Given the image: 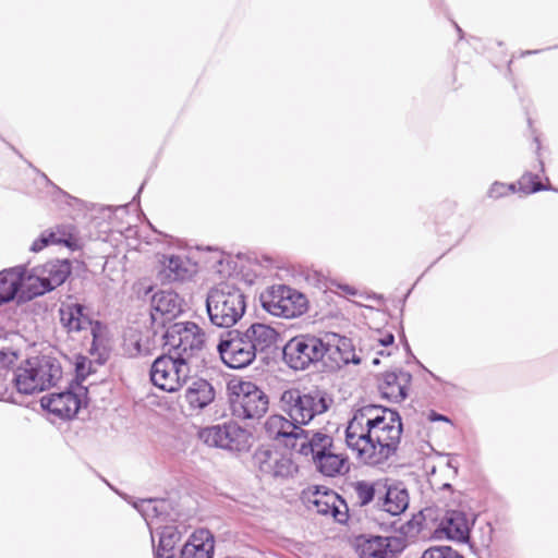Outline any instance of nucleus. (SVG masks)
<instances>
[{
	"label": "nucleus",
	"instance_id": "obj_5",
	"mask_svg": "<svg viewBox=\"0 0 558 558\" xmlns=\"http://www.w3.org/2000/svg\"><path fill=\"white\" fill-rule=\"evenodd\" d=\"M165 344L169 352L187 364L205 347L206 335L204 330L193 322H178L171 324L163 335Z\"/></svg>",
	"mask_w": 558,
	"mask_h": 558
},
{
	"label": "nucleus",
	"instance_id": "obj_33",
	"mask_svg": "<svg viewBox=\"0 0 558 558\" xmlns=\"http://www.w3.org/2000/svg\"><path fill=\"white\" fill-rule=\"evenodd\" d=\"M421 558H464L458 550L449 546H433L424 550Z\"/></svg>",
	"mask_w": 558,
	"mask_h": 558
},
{
	"label": "nucleus",
	"instance_id": "obj_37",
	"mask_svg": "<svg viewBox=\"0 0 558 558\" xmlns=\"http://www.w3.org/2000/svg\"><path fill=\"white\" fill-rule=\"evenodd\" d=\"M92 362L85 356H78L75 363L76 377L84 380L90 373Z\"/></svg>",
	"mask_w": 558,
	"mask_h": 558
},
{
	"label": "nucleus",
	"instance_id": "obj_24",
	"mask_svg": "<svg viewBox=\"0 0 558 558\" xmlns=\"http://www.w3.org/2000/svg\"><path fill=\"white\" fill-rule=\"evenodd\" d=\"M302 427L296 425L293 420L280 414H272L264 423V430L268 438L282 440L287 447L291 448Z\"/></svg>",
	"mask_w": 558,
	"mask_h": 558
},
{
	"label": "nucleus",
	"instance_id": "obj_25",
	"mask_svg": "<svg viewBox=\"0 0 558 558\" xmlns=\"http://www.w3.org/2000/svg\"><path fill=\"white\" fill-rule=\"evenodd\" d=\"M33 372L36 374L40 386L44 390L56 386L57 383L62 378V367L60 362L50 355H37L27 359Z\"/></svg>",
	"mask_w": 558,
	"mask_h": 558
},
{
	"label": "nucleus",
	"instance_id": "obj_17",
	"mask_svg": "<svg viewBox=\"0 0 558 558\" xmlns=\"http://www.w3.org/2000/svg\"><path fill=\"white\" fill-rule=\"evenodd\" d=\"M183 299L174 291L161 290L151 296V319L156 324L171 323L183 313Z\"/></svg>",
	"mask_w": 558,
	"mask_h": 558
},
{
	"label": "nucleus",
	"instance_id": "obj_31",
	"mask_svg": "<svg viewBox=\"0 0 558 558\" xmlns=\"http://www.w3.org/2000/svg\"><path fill=\"white\" fill-rule=\"evenodd\" d=\"M314 463L317 470L326 476H336L342 473L345 466V458L341 454L335 453L332 449L323 453Z\"/></svg>",
	"mask_w": 558,
	"mask_h": 558
},
{
	"label": "nucleus",
	"instance_id": "obj_1",
	"mask_svg": "<svg viewBox=\"0 0 558 558\" xmlns=\"http://www.w3.org/2000/svg\"><path fill=\"white\" fill-rule=\"evenodd\" d=\"M401 435L402 422L397 411L367 404L349 421L345 442L364 463L377 465L397 452Z\"/></svg>",
	"mask_w": 558,
	"mask_h": 558
},
{
	"label": "nucleus",
	"instance_id": "obj_27",
	"mask_svg": "<svg viewBox=\"0 0 558 558\" xmlns=\"http://www.w3.org/2000/svg\"><path fill=\"white\" fill-rule=\"evenodd\" d=\"M162 265L161 274L168 281H183L195 272L194 265L184 256L171 255L165 257Z\"/></svg>",
	"mask_w": 558,
	"mask_h": 558
},
{
	"label": "nucleus",
	"instance_id": "obj_28",
	"mask_svg": "<svg viewBox=\"0 0 558 558\" xmlns=\"http://www.w3.org/2000/svg\"><path fill=\"white\" fill-rule=\"evenodd\" d=\"M28 360L24 361L13 374L12 383L19 393L34 395L44 391Z\"/></svg>",
	"mask_w": 558,
	"mask_h": 558
},
{
	"label": "nucleus",
	"instance_id": "obj_6",
	"mask_svg": "<svg viewBox=\"0 0 558 558\" xmlns=\"http://www.w3.org/2000/svg\"><path fill=\"white\" fill-rule=\"evenodd\" d=\"M230 408L238 420H259L268 411L269 398L255 383L241 380L232 387Z\"/></svg>",
	"mask_w": 558,
	"mask_h": 558
},
{
	"label": "nucleus",
	"instance_id": "obj_18",
	"mask_svg": "<svg viewBox=\"0 0 558 558\" xmlns=\"http://www.w3.org/2000/svg\"><path fill=\"white\" fill-rule=\"evenodd\" d=\"M332 446L333 439L328 434L301 428L295 442L291 444V449L304 457H311L314 461L332 449Z\"/></svg>",
	"mask_w": 558,
	"mask_h": 558
},
{
	"label": "nucleus",
	"instance_id": "obj_45",
	"mask_svg": "<svg viewBox=\"0 0 558 558\" xmlns=\"http://www.w3.org/2000/svg\"><path fill=\"white\" fill-rule=\"evenodd\" d=\"M537 52H538V50H535V51H525V52L523 53V56H525V54H531V53H537Z\"/></svg>",
	"mask_w": 558,
	"mask_h": 558
},
{
	"label": "nucleus",
	"instance_id": "obj_40",
	"mask_svg": "<svg viewBox=\"0 0 558 558\" xmlns=\"http://www.w3.org/2000/svg\"><path fill=\"white\" fill-rule=\"evenodd\" d=\"M47 245H49V243H48V240L46 238V232H44V233H41V235L37 240H35L33 242L31 250L33 252H39L44 247H46Z\"/></svg>",
	"mask_w": 558,
	"mask_h": 558
},
{
	"label": "nucleus",
	"instance_id": "obj_8",
	"mask_svg": "<svg viewBox=\"0 0 558 558\" xmlns=\"http://www.w3.org/2000/svg\"><path fill=\"white\" fill-rule=\"evenodd\" d=\"M259 299L263 308L274 316L294 318L307 311L306 296L284 284L269 287Z\"/></svg>",
	"mask_w": 558,
	"mask_h": 558
},
{
	"label": "nucleus",
	"instance_id": "obj_2",
	"mask_svg": "<svg viewBox=\"0 0 558 558\" xmlns=\"http://www.w3.org/2000/svg\"><path fill=\"white\" fill-rule=\"evenodd\" d=\"M279 333L272 327L255 323L245 330L231 329L220 336L217 350L223 363L230 368H244L251 365L257 353L274 347Z\"/></svg>",
	"mask_w": 558,
	"mask_h": 558
},
{
	"label": "nucleus",
	"instance_id": "obj_47",
	"mask_svg": "<svg viewBox=\"0 0 558 558\" xmlns=\"http://www.w3.org/2000/svg\"><path fill=\"white\" fill-rule=\"evenodd\" d=\"M379 363V360L378 359H374L373 360V364H378Z\"/></svg>",
	"mask_w": 558,
	"mask_h": 558
},
{
	"label": "nucleus",
	"instance_id": "obj_23",
	"mask_svg": "<svg viewBox=\"0 0 558 558\" xmlns=\"http://www.w3.org/2000/svg\"><path fill=\"white\" fill-rule=\"evenodd\" d=\"M215 537L209 530L194 531L180 550L179 558H214Z\"/></svg>",
	"mask_w": 558,
	"mask_h": 558
},
{
	"label": "nucleus",
	"instance_id": "obj_4",
	"mask_svg": "<svg viewBox=\"0 0 558 558\" xmlns=\"http://www.w3.org/2000/svg\"><path fill=\"white\" fill-rule=\"evenodd\" d=\"M279 403L281 411L302 427L325 413L331 405L332 399L318 389L303 391L291 388L281 393Z\"/></svg>",
	"mask_w": 558,
	"mask_h": 558
},
{
	"label": "nucleus",
	"instance_id": "obj_21",
	"mask_svg": "<svg viewBox=\"0 0 558 558\" xmlns=\"http://www.w3.org/2000/svg\"><path fill=\"white\" fill-rule=\"evenodd\" d=\"M473 522L474 520L463 511L448 510L441 519L437 532L445 534L449 539L466 542Z\"/></svg>",
	"mask_w": 558,
	"mask_h": 558
},
{
	"label": "nucleus",
	"instance_id": "obj_36",
	"mask_svg": "<svg viewBox=\"0 0 558 558\" xmlns=\"http://www.w3.org/2000/svg\"><path fill=\"white\" fill-rule=\"evenodd\" d=\"M19 359L17 351L11 348H2L0 349V367L7 368L14 365V363Z\"/></svg>",
	"mask_w": 558,
	"mask_h": 558
},
{
	"label": "nucleus",
	"instance_id": "obj_26",
	"mask_svg": "<svg viewBox=\"0 0 558 558\" xmlns=\"http://www.w3.org/2000/svg\"><path fill=\"white\" fill-rule=\"evenodd\" d=\"M408 506V490L399 486H389L387 480H384V492L380 495L377 510L385 511L391 515H399L405 511Z\"/></svg>",
	"mask_w": 558,
	"mask_h": 558
},
{
	"label": "nucleus",
	"instance_id": "obj_41",
	"mask_svg": "<svg viewBox=\"0 0 558 558\" xmlns=\"http://www.w3.org/2000/svg\"><path fill=\"white\" fill-rule=\"evenodd\" d=\"M393 342H395V336L392 333H387L383 338L379 339L380 345L385 347V348L395 349Z\"/></svg>",
	"mask_w": 558,
	"mask_h": 558
},
{
	"label": "nucleus",
	"instance_id": "obj_46",
	"mask_svg": "<svg viewBox=\"0 0 558 558\" xmlns=\"http://www.w3.org/2000/svg\"><path fill=\"white\" fill-rule=\"evenodd\" d=\"M456 28H457L458 33L460 34V37H462V29L458 25H456Z\"/></svg>",
	"mask_w": 558,
	"mask_h": 558
},
{
	"label": "nucleus",
	"instance_id": "obj_7",
	"mask_svg": "<svg viewBox=\"0 0 558 558\" xmlns=\"http://www.w3.org/2000/svg\"><path fill=\"white\" fill-rule=\"evenodd\" d=\"M198 438L209 447L233 453L248 451L253 442L252 433L235 422H226L202 428L198 432Z\"/></svg>",
	"mask_w": 558,
	"mask_h": 558
},
{
	"label": "nucleus",
	"instance_id": "obj_22",
	"mask_svg": "<svg viewBox=\"0 0 558 558\" xmlns=\"http://www.w3.org/2000/svg\"><path fill=\"white\" fill-rule=\"evenodd\" d=\"M325 348V356H327L337 367H341L349 363L359 364L361 362L360 357L355 353L351 339L347 337L332 333L330 337H327Z\"/></svg>",
	"mask_w": 558,
	"mask_h": 558
},
{
	"label": "nucleus",
	"instance_id": "obj_12",
	"mask_svg": "<svg viewBox=\"0 0 558 558\" xmlns=\"http://www.w3.org/2000/svg\"><path fill=\"white\" fill-rule=\"evenodd\" d=\"M59 315L61 325L69 333L90 330L93 336L90 351L98 350L104 344L106 327L89 317L86 306L78 303H62Z\"/></svg>",
	"mask_w": 558,
	"mask_h": 558
},
{
	"label": "nucleus",
	"instance_id": "obj_10",
	"mask_svg": "<svg viewBox=\"0 0 558 558\" xmlns=\"http://www.w3.org/2000/svg\"><path fill=\"white\" fill-rule=\"evenodd\" d=\"M284 362L295 371H303L326 355L325 340L311 335L290 339L282 350Z\"/></svg>",
	"mask_w": 558,
	"mask_h": 558
},
{
	"label": "nucleus",
	"instance_id": "obj_19",
	"mask_svg": "<svg viewBox=\"0 0 558 558\" xmlns=\"http://www.w3.org/2000/svg\"><path fill=\"white\" fill-rule=\"evenodd\" d=\"M384 492V480H359L348 484L349 499L353 507L378 508L380 495Z\"/></svg>",
	"mask_w": 558,
	"mask_h": 558
},
{
	"label": "nucleus",
	"instance_id": "obj_43",
	"mask_svg": "<svg viewBox=\"0 0 558 558\" xmlns=\"http://www.w3.org/2000/svg\"><path fill=\"white\" fill-rule=\"evenodd\" d=\"M429 420L430 421H446V422H449V420L446 416H444L441 414H437L434 411L430 412Z\"/></svg>",
	"mask_w": 558,
	"mask_h": 558
},
{
	"label": "nucleus",
	"instance_id": "obj_14",
	"mask_svg": "<svg viewBox=\"0 0 558 558\" xmlns=\"http://www.w3.org/2000/svg\"><path fill=\"white\" fill-rule=\"evenodd\" d=\"M87 389L80 384L71 385L68 390L44 396L41 407L60 418H72L78 412Z\"/></svg>",
	"mask_w": 558,
	"mask_h": 558
},
{
	"label": "nucleus",
	"instance_id": "obj_32",
	"mask_svg": "<svg viewBox=\"0 0 558 558\" xmlns=\"http://www.w3.org/2000/svg\"><path fill=\"white\" fill-rule=\"evenodd\" d=\"M21 283L16 276L9 271L0 272V304L14 299Z\"/></svg>",
	"mask_w": 558,
	"mask_h": 558
},
{
	"label": "nucleus",
	"instance_id": "obj_11",
	"mask_svg": "<svg viewBox=\"0 0 558 558\" xmlns=\"http://www.w3.org/2000/svg\"><path fill=\"white\" fill-rule=\"evenodd\" d=\"M190 365L171 354L157 357L150 368V380L159 389L168 392L178 391L190 377Z\"/></svg>",
	"mask_w": 558,
	"mask_h": 558
},
{
	"label": "nucleus",
	"instance_id": "obj_39",
	"mask_svg": "<svg viewBox=\"0 0 558 558\" xmlns=\"http://www.w3.org/2000/svg\"><path fill=\"white\" fill-rule=\"evenodd\" d=\"M46 238H47L49 244L64 243L65 245H69L68 240L64 239L63 236L59 235V232L46 231Z\"/></svg>",
	"mask_w": 558,
	"mask_h": 558
},
{
	"label": "nucleus",
	"instance_id": "obj_9",
	"mask_svg": "<svg viewBox=\"0 0 558 558\" xmlns=\"http://www.w3.org/2000/svg\"><path fill=\"white\" fill-rule=\"evenodd\" d=\"M71 275L69 260L54 259L32 269L22 284L26 288L29 296L43 295L61 286Z\"/></svg>",
	"mask_w": 558,
	"mask_h": 558
},
{
	"label": "nucleus",
	"instance_id": "obj_16",
	"mask_svg": "<svg viewBox=\"0 0 558 558\" xmlns=\"http://www.w3.org/2000/svg\"><path fill=\"white\" fill-rule=\"evenodd\" d=\"M404 548V539L398 536H360L356 538V551L360 558H393Z\"/></svg>",
	"mask_w": 558,
	"mask_h": 558
},
{
	"label": "nucleus",
	"instance_id": "obj_35",
	"mask_svg": "<svg viewBox=\"0 0 558 558\" xmlns=\"http://www.w3.org/2000/svg\"><path fill=\"white\" fill-rule=\"evenodd\" d=\"M520 190L525 194L535 193L545 189V186L537 181V175L532 173L524 174L519 180Z\"/></svg>",
	"mask_w": 558,
	"mask_h": 558
},
{
	"label": "nucleus",
	"instance_id": "obj_44",
	"mask_svg": "<svg viewBox=\"0 0 558 558\" xmlns=\"http://www.w3.org/2000/svg\"><path fill=\"white\" fill-rule=\"evenodd\" d=\"M391 350H392V349L387 350V351H385V350H380V351H378V354H379V355H388V356H389V355H391Z\"/></svg>",
	"mask_w": 558,
	"mask_h": 558
},
{
	"label": "nucleus",
	"instance_id": "obj_29",
	"mask_svg": "<svg viewBox=\"0 0 558 558\" xmlns=\"http://www.w3.org/2000/svg\"><path fill=\"white\" fill-rule=\"evenodd\" d=\"M214 398L215 390L213 386L204 379L194 381L185 392V399L193 409H204Z\"/></svg>",
	"mask_w": 558,
	"mask_h": 558
},
{
	"label": "nucleus",
	"instance_id": "obj_38",
	"mask_svg": "<svg viewBox=\"0 0 558 558\" xmlns=\"http://www.w3.org/2000/svg\"><path fill=\"white\" fill-rule=\"evenodd\" d=\"M514 191V185H506L504 183L495 182L489 189V196L494 198L502 197L510 192Z\"/></svg>",
	"mask_w": 558,
	"mask_h": 558
},
{
	"label": "nucleus",
	"instance_id": "obj_20",
	"mask_svg": "<svg viewBox=\"0 0 558 558\" xmlns=\"http://www.w3.org/2000/svg\"><path fill=\"white\" fill-rule=\"evenodd\" d=\"M412 376L405 371L386 372L378 378V390L383 398L401 402L408 396Z\"/></svg>",
	"mask_w": 558,
	"mask_h": 558
},
{
	"label": "nucleus",
	"instance_id": "obj_3",
	"mask_svg": "<svg viewBox=\"0 0 558 558\" xmlns=\"http://www.w3.org/2000/svg\"><path fill=\"white\" fill-rule=\"evenodd\" d=\"M206 310L214 326L230 328L243 317L246 296L240 288L230 283H220L208 291Z\"/></svg>",
	"mask_w": 558,
	"mask_h": 558
},
{
	"label": "nucleus",
	"instance_id": "obj_13",
	"mask_svg": "<svg viewBox=\"0 0 558 558\" xmlns=\"http://www.w3.org/2000/svg\"><path fill=\"white\" fill-rule=\"evenodd\" d=\"M303 499L310 510L323 515H330L337 522H347L349 508L345 500L326 487H310L303 493Z\"/></svg>",
	"mask_w": 558,
	"mask_h": 558
},
{
	"label": "nucleus",
	"instance_id": "obj_30",
	"mask_svg": "<svg viewBox=\"0 0 558 558\" xmlns=\"http://www.w3.org/2000/svg\"><path fill=\"white\" fill-rule=\"evenodd\" d=\"M180 535L174 527L166 526L159 535V542L154 547V558H179L175 555V545Z\"/></svg>",
	"mask_w": 558,
	"mask_h": 558
},
{
	"label": "nucleus",
	"instance_id": "obj_42",
	"mask_svg": "<svg viewBox=\"0 0 558 558\" xmlns=\"http://www.w3.org/2000/svg\"><path fill=\"white\" fill-rule=\"evenodd\" d=\"M132 345H133V349L130 350V354L131 355L135 356V355H142V354H146L147 353L146 351H144L142 349V344H141L140 340L134 341L132 343Z\"/></svg>",
	"mask_w": 558,
	"mask_h": 558
},
{
	"label": "nucleus",
	"instance_id": "obj_34",
	"mask_svg": "<svg viewBox=\"0 0 558 558\" xmlns=\"http://www.w3.org/2000/svg\"><path fill=\"white\" fill-rule=\"evenodd\" d=\"M157 502V499H141L134 502V508L137 509L147 521L148 519L156 518L161 513L156 506Z\"/></svg>",
	"mask_w": 558,
	"mask_h": 558
},
{
	"label": "nucleus",
	"instance_id": "obj_15",
	"mask_svg": "<svg viewBox=\"0 0 558 558\" xmlns=\"http://www.w3.org/2000/svg\"><path fill=\"white\" fill-rule=\"evenodd\" d=\"M253 461L264 476L272 478H288L298 472V466L290 457L266 448H258Z\"/></svg>",
	"mask_w": 558,
	"mask_h": 558
}]
</instances>
